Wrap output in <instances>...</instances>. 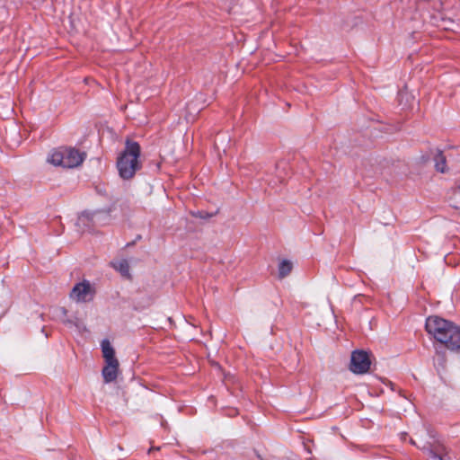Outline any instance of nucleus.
<instances>
[{
    "mask_svg": "<svg viewBox=\"0 0 460 460\" xmlns=\"http://www.w3.org/2000/svg\"><path fill=\"white\" fill-rule=\"evenodd\" d=\"M427 332L451 351L460 353V327L438 316L426 320Z\"/></svg>",
    "mask_w": 460,
    "mask_h": 460,
    "instance_id": "1",
    "label": "nucleus"
},
{
    "mask_svg": "<svg viewBox=\"0 0 460 460\" xmlns=\"http://www.w3.org/2000/svg\"><path fill=\"white\" fill-rule=\"evenodd\" d=\"M141 148L138 143L127 140L124 151L117 161V168L119 176L124 180L131 179L141 168L139 156Z\"/></svg>",
    "mask_w": 460,
    "mask_h": 460,
    "instance_id": "2",
    "label": "nucleus"
},
{
    "mask_svg": "<svg viewBox=\"0 0 460 460\" xmlns=\"http://www.w3.org/2000/svg\"><path fill=\"white\" fill-rule=\"evenodd\" d=\"M102 357L105 366L102 368V376L105 383L113 382L119 372V360L115 357V349L109 340H103L101 343Z\"/></svg>",
    "mask_w": 460,
    "mask_h": 460,
    "instance_id": "3",
    "label": "nucleus"
},
{
    "mask_svg": "<svg viewBox=\"0 0 460 460\" xmlns=\"http://www.w3.org/2000/svg\"><path fill=\"white\" fill-rule=\"evenodd\" d=\"M370 359L367 352L362 350L353 351L350 359V370L356 374H364L370 368Z\"/></svg>",
    "mask_w": 460,
    "mask_h": 460,
    "instance_id": "4",
    "label": "nucleus"
},
{
    "mask_svg": "<svg viewBox=\"0 0 460 460\" xmlns=\"http://www.w3.org/2000/svg\"><path fill=\"white\" fill-rule=\"evenodd\" d=\"M93 297V291L88 281L77 283L70 293V298L77 303L91 301Z\"/></svg>",
    "mask_w": 460,
    "mask_h": 460,
    "instance_id": "5",
    "label": "nucleus"
},
{
    "mask_svg": "<svg viewBox=\"0 0 460 460\" xmlns=\"http://www.w3.org/2000/svg\"><path fill=\"white\" fill-rule=\"evenodd\" d=\"M65 168L79 166L85 158V154L75 148H63Z\"/></svg>",
    "mask_w": 460,
    "mask_h": 460,
    "instance_id": "6",
    "label": "nucleus"
},
{
    "mask_svg": "<svg viewBox=\"0 0 460 460\" xmlns=\"http://www.w3.org/2000/svg\"><path fill=\"white\" fill-rule=\"evenodd\" d=\"M429 455L433 460H452L447 448L443 444L434 445L429 450Z\"/></svg>",
    "mask_w": 460,
    "mask_h": 460,
    "instance_id": "7",
    "label": "nucleus"
},
{
    "mask_svg": "<svg viewBox=\"0 0 460 460\" xmlns=\"http://www.w3.org/2000/svg\"><path fill=\"white\" fill-rule=\"evenodd\" d=\"M101 216H102V213L99 211H97V212H84L79 216L78 220H77V225L79 226H89L90 223L96 224L100 221Z\"/></svg>",
    "mask_w": 460,
    "mask_h": 460,
    "instance_id": "8",
    "label": "nucleus"
},
{
    "mask_svg": "<svg viewBox=\"0 0 460 460\" xmlns=\"http://www.w3.org/2000/svg\"><path fill=\"white\" fill-rule=\"evenodd\" d=\"M47 162L55 166H61L65 168L63 147L51 151L48 155Z\"/></svg>",
    "mask_w": 460,
    "mask_h": 460,
    "instance_id": "9",
    "label": "nucleus"
},
{
    "mask_svg": "<svg viewBox=\"0 0 460 460\" xmlns=\"http://www.w3.org/2000/svg\"><path fill=\"white\" fill-rule=\"evenodd\" d=\"M114 269L118 270L123 277L129 278V264L127 260H119L112 263Z\"/></svg>",
    "mask_w": 460,
    "mask_h": 460,
    "instance_id": "10",
    "label": "nucleus"
},
{
    "mask_svg": "<svg viewBox=\"0 0 460 460\" xmlns=\"http://www.w3.org/2000/svg\"><path fill=\"white\" fill-rule=\"evenodd\" d=\"M63 322L68 327L75 326L76 328V330L80 332H84L86 330L84 323L77 317H74L73 319L67 318V319L64 320Z\"/></svg>",
    "mask_w": 460,
    "mask_h": 460,
    "instance_id": "11",
    "label": "nucleus"
},
{
    "mask_svg": "<svg viewBox=\"0 0 460 460\" xmlns=\"http://www.w3.org/2000/svg\"><path fill=\"white\" fill-rule=\"evenodd\" d=\"M435 167L438 172H446V157L443 155V154L438 151L437 155H435Z\"/></svg>",
    "mask_w": 460,
    "mask_h": 460,
    "instance_id": "12",
    "label": "nucleus"
},
{
    "mask_svg": "<svg viewBox=\"0 0 460 460\" xmlns=\"http://www.w3.org/2000/svg\"><path fill=\"white\" fill-rule=\"evenodd\" d=\"M292 270V263L289 261L284 260L279 265V275L280 278H285Z\"/></svg>",
    "mask_w": 460,
    "mask_h": 460,
    "instance_id": "13",
    "label": "nucleus"
},
{
    "mask_svg": "<svg viewBox=\"0 0 460 460\" xmlns=\"http://www.w3.org/2000/svg\"><path fill=\"white\" fill-rule=\"evenodd\" d=\"M437 357L438 365H440L441 367H444V357L437 350Z\"/></svg>",
    "mask_w": 460,
    "mask_h": 460,
    "instance_id": "14",
    "label": "nucleus"
},
{
    "mask_svg": "<svg viewBox=\"0 0 460 460\" xmlns=\"http://www.w3.org/2000/svg\"><path fill=\"white\" fill-rule=\"evenodd\" d=\"M62 312L64 313V314H66V311L65 309H62Z\"/></svg>",
    "mask_w": 460,
    "mask_h": 460,
    "instance_id": "15",
    "label": "nucleus"
}]
</instances>
